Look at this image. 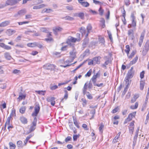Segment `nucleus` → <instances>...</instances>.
<instances>
[{
    "label": "nucleus",
    "mask_w": 149,
    "mask_h": 149,
    "mask_svg": "<svg viewBox=\"0 0 149 149\" xmlns=\"http://www.w3.org/2000/svg\"><path fill=\"white\" fill-rule=\"evenodd\" d=\"M78 17L81 19H84V13H79Z\"/></svg>",
    "instance_id": "nucleus-45"
},
{
    "label": "nucleus",
    "mask_w": 149,
    "mask_h": 149,
    "mask_svg": "<svg viewBox=\"0 0 149 149\" xmlns=\"http://www.w3.org/2000/svg\"><path fill=\"white\" fill-rule=\"evenodd\" d=\"M86 93H87L86 95V96L88 99H91L93 98L92 96L89 92L86 91Z\"/></svg>",
    "instance_id": "nucleus-49"
},
{
    "label": "nucleus",
    "mask_w": 149,
    "mask_h": 149,
    "mask_svg": "<svg viewBox=\"0 0 149 149\" xmlns=\"http://www.w3.org/2000/svg\"><path fill=\"white\" fill-rule=\"evenodd\" d=\"M21 0H7L6 2V6L7 5L13 6L15 5Z\"/></svg>",
    "instance_id": "nucleus-5"
},
{
    "label": "nucleus",
    "mask_w": 149,
    "mask_h": 149,
    "mask_svg": "<svg viewBox=\"0 0 149 149\" xmlns=\"http://www.w3.org/2000/svg\"><path fill=\"white\" fill-rule=\"evenodd\" d=\"M133 117V114L132 113H130L127 118H126V119L125 120L124 122V124H125L126 123H127L128 122L132 120V119Z\"/></svg>",
    "instance_id": "nucleus-15"
},
{
    "label": "nucleus",
    "mask_w": 149,
    "mask_h": 149,
    "mask_svg": "<svg viewBox=\"0 0 149 149\" xmlns=\"http://www.w3.org/2000/svg\"><path fill=\"white\" fill-rule=\"evenodd\" d=\"M15 32L16 31L15 30L11 29H8L6 31L7 34L8 36H10Z\"/></svg>",
    "instance_id": "nucleus-16"
},
{
    "label": "nucleus",
    "mask_w": 149,
    "mask_h": 149,
    "mask_svg": "<svg viewBox=\"0 0 149 149\" xmlns=\"http://www.w3.org/2000/svg\"><path fill=\"white\" fill-rule=\"evenodd\" d=\"M131 18L132 24L130 25L131 26H132L135 28L136 26V21L135 20V17L134 13H132L131 14Z\"/></svg>",
    "instance_id": "nucleus-9"
},
{
    "label": "nucleus",
    "mask_w": 149,
    "mask_h": 149,
    "mask_svg": "<svg viewBox=\"0 0 149 149\" xmlns=\"http://www.w3.org/2000/svg\"><path fill=\"white\" fill-rule=\"evenodd\" d=\"M87 87L89 89H91L92 88L93 85L91 81L86 82L84 84L83 89V93L84 95H85L86 92V90Z\"/></svg>",
    "instance_id": "nucleus-1"
},
{
    "label": "nucleus",
    "mask_w": 149,
    "mask_h": 149,
    "mask_svg": "<svg viewBox=\"0 0 149 149\" xmlns=\"http://www.w3.org/2000/svg\"><path fill=\"white\" fill-rule=\"evenodd\" d=\"M36 92L39 94H41L42 95H45V93L46 92V91H36Z\"/></svg>",
    "instance_id": "nucleus-41"
},
{
    "label": "nucleus",
    "mask_w": 149,
    "mask_h": 149,
    "mask_svg": "<svg viewBox=\"0 0 149 149\" xmlns=\"http://www.w3.org/2000/svg\"><path fill=\"white\" fill-rule=\"evenodd\" d=\"M37 119L36 117L34 118L33 120L31 125L29 129V132L33 131L36 129V127L37 124Z\"/></svg>",
    "instance_id": "nucleus-2"
},
{
    "label": "nucleus",
    "mask_w": 149,
    "mask_h": 149,
    "mask_svg": "<svg viewBox=\"0 0 149 149\" xmlns=\"http://www.w3.org/2000/svg\"><path fill=\"white\" fill-rule=\"evenodd\" d=\"M135 53L134 51H133L131 53L130 55L129 56H128L129 58H132V57L134 56L135 55Z\"/></svg>",
    "instance_id": "nucleus-57"
},
{
    "label": "nucleus",
    "mask_w": 149,
    "mask_h": 149,
    "mask_svg": "<svg viewBox=\"0 0 149 149\" xmlns=\"http://www.w3.org/2000/svg\"><path fill=\"white\" fill-rule=\"evenodd\" d=\"M4 55L5 58L8 60H10L12 58L11 56L8 52L5 53L4 54Z\"/></svg>",
    "instance_id": "nucleus-25"
},
{
    "label": "nucleus",
    "mask_w": 149,
    "mask_h": 149,
    "mask_svg": "<svg viewBox=\"0 0 149 149\" xmlns=\"http://www.w3.org/2000/svg\"><path fill=\"white\" fill-rule=\"evenodd\" d=\"M99 40L100 43H101L102 45H104L105 42L104 38L102 37L100 38Z\"/></svg>",
    "instance_id": "nucleus-39"
},
{
    "label": "nucleus",
    "mask_w": 149,
    "mask_h": 149,
    "mask_svg": "<svg viewBox=\"0 0 149 149\" xmlns=\"http://www.w3.org/2000/svg\"><path fill=\"white\" fill-rule=\"evenodd\" d=\"M144 71H142L140 74V77L141 79H143L144 77Z\"/></svg>",
    "instance_id": "nucleus-58"
},
{
    "label": "nucleus",
    "mask_w": 149,
    "mask_h": 149,
    "mask_svg": "<svg viewBox=\"0 0 149 149\" xmlns=\"http://www.w3.org/2000/svg\"><path fill=\"white\" fill-rule=\"evenodd\" d=\"M22 142L21 141H18L17 142V145L18 147H22Z\"/></svg>",
    "instance_id": "nucleus-52"
},
{
    "label": "nucleus",
    "mask_w": 149,
    "mask_h": 149,
    "mask_svg": "<svg viewBox=\"0 0 149 149\" xmlns=\"http://www.w3.org/2000/svg\"><path fill=\"white\" fill-rule=\"evenodd\" d=\"M63 30V29L59 27H54L53 29L54 33L56 35H57V32H60Z\"/></svg>",
    "instance_id": "nucleus-12"
},
{
    "label": "nucleus",
    "mask_w": 149,
    "mask_h": 149,
    "mask_svg": "<svg viewBox=\"0 0 149 149\" xmlns=\"http://www.w3.org/2000/svg\"><path fill=\"white\" fill-rule=\"evenodd\" d=\"M26 97L25 95H19V97L17 98V99L19 100V101L22 99H24Z\"/></svg>",
    "instance_id": "nucleus-36"
},
{
    "label": "nucleus",
    "mask_w": 149,
    "mask_h": 149,
    "mask_svg": "<svg viewBox=\"0 0 149 149\" xmlns=\"http://www.w3.org/2000/svg\"><path fill=\"white\" fill-rule=\"evenodd\" d=\"M33 135V134H32L29 135V136H27L26 139V141H28L29 139L31 138Z\"/></svg>",
    "instance_id": "nucleus-64"
},
{
    "label": "nucleus",
    "mask_w": 149,
    "mask_h": 149,
    "mask_svg": "<svg viewBox=\"0 0 149 149\" xmlns=\"http://www.w3.org/2000/svg\"><path fill=\"white\" fill-rule=\"evenodd\" d=\"M108 34L109 37V39L111 41H112V40H113V38L111 33L109 31H108Z\"/></svg>",
    "instance_id": "nucleus-54"
},
{
    "label": "nucleus",
    "mask_w": 149,
    "mask_h": 149,
    "mask_svg": "<svg viewBox=\"0 0 149 149\" xmlns=\"http://www.w3.org/2000/svg\"><path fill=\"white\" fill-rule=\"evenodd\" d=\"M118 109H119L118 107H116L112 111V112L113 113H115L118 111Z\"/></svg>",
    "instance_id": "nucleus-62"
},
{
    "label": "nucleus",
    "mask_w": 149,
    "mask_h": 149,
    "mask_svg": "<svg viewBox=\"0 0 149 149\" xmlns=\"http://www.w3.org/2000/svg\"><path fill=\"white\" fill-rule=\"evenodd\" d=\"M74 123V125L77 127H79V126L77 120L74 118V116L72 117Z\"/></svg>",
    "instance_id": "nucleus-44"
},
{
    "label": "nucleus",
    "mask_w": 149,
    "mask_h": 149,
    "mask_svg": "<svg viewBox=\"0 0 149 149\" xmlns=\"http://www.w3.org/2000/svg\"><path fill=\"white\" fill-rule=\"evenodd\" d=\"M70 62L68 60H67L64 62V64L65 65H60L61 66L64 68H66L67 66H70L72 64H69V63Z\"/></svg>",
    "instance_id": "nucleus-23"
},
{
    "label": "nucleus",
    "mask_w": 149,
    "mask_h": 149,
    "mask_svg": "<svg viewBox=\"0 0 149 149\" xmlns=\"http://www.w3.org/2000/svg\"><path fill=\"white\" fill-rule=\"evenodd\" d=\"M99 14L101 15H102L103 14L104 10L102 9L101 7H100L98 10Z\"/></svg>",
    "instance_id": "nucleus-43"
},
{
    "label": "nucleus",
    "mask_w": 149,
    "mask_h": 149,
    "mask_svg": "<svg viewBox=\"0 0 149 149\" xmlns=\"http://www.w3.org/2000/svg\"><path fill=\"white\" fill-rule=\"evenodd\" d=\"M100 22L102 24V28H104L105 26V20L103 18H101L100 20Z\"/></svg>",
    "instance_id": "nucleus-34"
},
{
    "label": "nucleus",
    "mask_w": 149,
    "mask_h": 149,
    "mask_svg": "<svg viewBox=\"0 0 149 149\" xmlns=\"http://www.w3.org/2000/svg\"><path fill=\"white\" fill-rule=\"evenodd\" d=\"M18 12V14H19V15L21 17L24 15L26 13V11L25 10H23L19 11Z\"/></svg>",
    "instance_id": "nucleus-27"
},
{
    "label": "nucleus",
    "mask_w": 149,
    "mask_h": 149,
    "mask_svg": "<svg viewBox=\"0 0 149 149\" xmlns=\"http://www.w3.org/2000/svg\"><path fill=\"white\" fill-rule=\"evenodd\" d=\"M29 22V21H24L23 22H19L18 23L19 25H22L24 24H28Z\"/></svg>",
    "instance_id": "nucleus-56"
},
{
    "label": "nucleus",
    "mask_w": 149,
    "mask_h": 149,
    "mask_svg": "<svg viewBox=\"0 0 149 149\" xmlns=\"http://www.w3.org/2000/svg\"><path fill=\"white\" fill-rule=\"evenodd\" d=\"M64 91L65 93V94L64 97L61 100V102H63V100L64 99H65L66 100L68 98V91L66 90H64Z\"/></svg>",
    "instance_id": "nucleus-29"
},
{
    "label": "nucleus",
    "mask_w": 149,
    "mask_h": 149,
    "mask_svg": "<svg viewBox=\"0 0 149 149\" xmlns=\"http://www.w3.org/2000/svg\"><path fill=\"white\" fill-rule=\"evenodd\" d=\"M55 66L53 64H47L44 65L43 67L46 70H53L55 68Z\"/></svg>",
    "instance_id": "nucleus-6"
},
{
    "label": "nucleus",
    "mask_w": 149,
    "mask_h": 149,
    "mask_svg": "<svg viewBox=\"0 0 149 149\" xmlns=\"http://www.w3.org/2000/svg\"><path fill=\"white\" fill-rule=\"evenodd\" d=\"M138 59V57L137 56L135 57L132 61L130 62V65H131L135 64L137 61Z\"/></svg>",
    "instance_id": "nucleus-31"
},
{
    "label": "nucleus",
    "mask_w": 149,
    "mask_h": 149,
    "mask_svg": "<svg viewBox=\"0 0 149 149\" xmlns=\"http://www.w3.org/2000/svg\"><path fill=\"white\" fill-rule=\"evenodd\" d=\"M134 72L128 71L127 74V77L130 78H132L133 77Z\"/></svg>",
    "instance_id": "nucleus-30"
},
{
    "label": "nucleus",
    "mask_w": 149,
    "mask_h": 149,
    "mask_svg": "<svg viewBox=\"0 0 149 149\" xmlns=\"http://www.w3.org/2000/svg\"><path fill=\"white\" fill-rule=\"evenodd\" d=\"M10 23L9 21H6L0 24V26L1 27H4L8 25Z\"/></svg>",
    "instance_id": "nucleus-17"
},
{
    "label": "nucleus",
    "mask_w": 149,
    "mask_h": 149,
    "mask_svg": "<svg viewBox=\"0 0 149 149\" xmlns=\"http://www.w3.org/2000/svg\"><path fill=\"white\" fill-rule=\"evenodd\" d=\"M126 49H125V52L127 54V56H128L129 52L130 50V46L129 45H127L126 46Z\"/></svg>",
    "instance_id": "nucleus-38"
},
{
    "label": "nucleus",
    "mask_w": 149,
    "mask_h": 149,
    "mask_svg": "<svg viewBox=\"0 0 149 149\" xmlns=\"http://www.w3.org/2000/svg\"><path fill=\"white\" fill-rule=\"evenodd\" d=\"M104 126V125L102 124V123H101L99 127V130L100 132H101V133L102 132V130L103 129Z\"/></svg>",
    "instance_id": "nucleus-50"
},
{
    "label": "nucleus",
    "mask_w": 149,
    "mask_h": 149,
    "mask_svg": "<svg viewBox=\"0 0 149 149\" xmlns=\"http://www.w3.org/2000/svg\"><path fill=\"white\" fill-rule=\"evenodd\" d=\"M130 78L126 77L125 79V81L126 82V86H127L129 84V79Z\"/></svg>",
    "instance_id": "nucleus-47"
},
{
    "label": "nucleus",
    "mask_w": 149,
    "mask_h": 149,
    "mask_svg": "<svg viewBox=\"0 0 149 149\" xmlns=\"http://www.w3.org/2000/svg\"><path fill=\"white\" fill-rule=\"evenodd\" d=\"M57 88H58L57 86L55 85L53 86H51L50 87V89L51 90H55Z\"/></svg>",
    "instance_id": "nucleus-63"
},
{
    "label": "nucleus",
    "mask_w": 149,
    "mask_h": 149,
    "mask_svg": "<svg viewBox=\"0 0 149 149\" xmlns=\"http://www.w3.org/2000/svg\"><path fill=\"white\" fill-rule=\"evenodd\" d=\"M88 39H85L83 42L82 45L84 47H85L86 45L88 44Z\"/></svg>",
    "instance_id": "nucleus-37"
},
{
    "label": "nucleus",
    "mask_w": 149,
    "mask_h": 149,
    "mask_svg": "<svg viewBox=\"0 0 149 149\" xmlns=\"http://www.w3.org/2000/svg\"><path fill=\"white\" fill-rule=\"evenodd\" d=\"M100 72L99 71L96 74L94 75L92 78L91 79L96 80L97 78L98 77H100Z\"/></svg>",
    "instance_id": "nucleus-24"
},
{
    "label": "nucleus",
    "mask_w": 149,
    "mask_h": 149,
    "mask_svg": "<svg viewBox=\"0 0 149 149\" xmlns=\"http://www.w3.org/2000/svg\"><path fill=\"white\" fill-rule=\"evenodd\" d=\"M72 50L70 52V54L73 60L76 57V50L74 48V46H72Z\"/></svg>",
    "instance_id": "nucleus-10"
},
{
    "label": "nucleus",
    "mask_w": 149,
    "mask_h": 149,
    "mask_svg": "<svg viewBox=\"0 0 149 149\" xmlns=\"http://www.w3.org/2000/svg\"><path fill=\"white\" fill-rule=\"evenodd\" d=\"M51 33H49L47 35L48 38L45 39V40L47 42H51L53 40V38L50 36H52Z\"/></svg>",
    "instance_id": "nucleus-22"
},
{
    "label": "nucleus",
    "mask_w": 149,
    "mask_h": 149,
    "mask_svg": "<svg viewBox=\"0 0 149 149\" xmlns=\"http://www.w3.org/2000/svg\"><path fill=\"white\" fill-rule=\"evenodd\" d=\"M145 33V31L144 30L141 34L139 42V45L140 47H141L142 44L143 42V39L144 38Z\"/></svg>",
    "instance_id": "nucleus-8"
},
{
    "label": "nucleus",
    "mask_w": 149,
    "mask_h": 149,
    "mask_svg": "<svg viewBox=\"0 0 149 149\" xmlns=\"http://www.w3.org/2000/svg\"><path fill=\"white\" fill-rule=\"evenodd\" d=\"M53 11V10L50 8H44L41 11L42 13H49L51 12H52Z\"/></svg>",
    "instance_id": "nucleus-18"
},
{
    "label": "nucleus",
    "mask_w": 149,
    "mask_h": 149,
    "mask_svg": "<svg viewBox=\"0 0 149 149\" xmlns=\"http://www.w3.org/2000/svg\"><path fill=\"white\" fill-rule=\"evenodd\" d=\"M36 33V31L31 29H28L24 32V33L26 35H31L33 33Z\"/></svg>",
    "instance_id": "nucleus-21"
},
{
    "label": "nucleus",
    "mask_w": 149,
    "mask_h": 149,
    "mask_svg": "<svg viewBox=\"0 0 149 149\" xmlns=\"http://www.w3.org/2000/svg\"><path fill=\"white\" fill-rule=\"evenodd\" d=\"M10 148V149H15L16 146L15 144H14L12 142L9 143Z\"/></svg>",
    "instance_id": "nucleus-42"
},
{
    "label": "nucleus",
    "mask_w": 149,
    "mask_h": 149,
    "mask_svg": "<svg viewBox=\"0 0 149 149\" xmlns=\"http://www.w3.org/2000/svg\"><path fill=\"white\" fill-rule=\"evenodd\" d=\"M82 6L84 7H88L89 6V4L87 2H83L81 4Z\"/></svg>",
    "instance_id": "nucleus-40"
},
{
    "label": "nucleus",
    "mask_w": 149,
    "mask_h": 149,
    "mask_svg": "<svg viewBox=\"0 0 149 149\" xmlns=\"http://www.w3.org/2000/svg\"><path fill=\"white\" fill-rule=\"evenodd\" d=\"M26 109L25 107H22L19 109V112L22 114L24 113L25 112Z\"/></svg>",
    "instance_id": "nucleus-33"
},
{
    "label": "nucleus",
    "mask_w": 149,
    "mask_h": 149,
    "mask_svg": "<svg viewBox=\"0 0 149 149\" xmlns=\"http://www.w3.org/2000/svg\"><path fill=\"white\" fill-rule=\"evenodd\" d=\"M139 128H138L135 133V135L134 138V139L136 140L137 138L138 135V133L139 131Z\"/></svg>",
    "instance_id": "nucleus-46"
},
{
    "label": "nucleus",
    "mask_w": 149,
    "mask_h": 149,
    "mask_svg": "<svg viewBox=\"0 0 149 149\" xmlns=\"http://www.w3.org/2000/svg\"><path fill=\"white\" fill-rule=\"evenodd\" d=\"M68 124L69 126L71 129H73V125L72 122H69Z\"/></svg>",
    "instance_id": "nucleus-55"
},
{
    "label": "nucleus",
    "mask_w": 149,
    "mask_h": 149,
    "mask_svg": "<svg viewBox=\"0 0 149 149\" xmlns=\"http://www.w3.org/2000/svg\"><path fill=\"white\" fill-rule=\"evenodd\" d=\"M127 34L129 37L132 40L134 38V31L132 29H129L128 31Z\"/></svg>",
    "instance_id": "nucleus-11"
},
{
    "label": "nucleus",
    "mask_w": 149,
    "mask_h": 149,
    "mask_svg": "<svg viewBox=\"0 0 149 149\" xmlns=\"http://www.w3.org/2000/svg\"><path fill=\"white\" fill-rule=\"evenodd\" d=\"M92 27L91 25L90 24H89L88 25V26L87 27V28H86V29H87V31H86L87 33L86 34V37H87L88 36V34L91 31V30L92 29Z\"/></svg>",
    "instance_id": "nucleus-19"
},
{
    "label": "nucleus",
    "mask_w": 149,
    "mask_h": 149,
    "mask_svg": "<svg viewBox=\"0 0 149 149\" xmlns=\"http://www.w3.org/2000/svg\"><path fill=\"white\" fill-rule=\"evenodd\" d=\"M34 109L35 112L32 113V116H35L36 117L37 116L40 109V107L39 104H36L35 106Z\"/></svg>",
    "instance_id": "nucleus-7"
},
{
    "label": "nucleus",
    "mask_w": 149,
    "mask_h": 149,
    "mask_svg": "<svg viewBox=\"0 0 149 149\" xmlns=\"http://www.w3.org/2000/svg\"><path fill=\"white\" fill-rule=\"evenodd\" d=\"M145 85V82L144 81H140V88L141 90H143Z\"/></svg>",
    "instance_id": "nucleus-26"
},
{
    "label": "nucleus",
    "mask_w": 149,
    "mask_h": 149,
    "mask_svg": "<svg viewBox=\"0 0 149 149\" xmlns=\"http://www.w3.org/2000/svg\"><path fill=\"white\" fill-rule=\"evenodd\" d=\"M4 49L7 50H10L11 49L10 47L5 45Z\"/></svg>",
    "instance_id": "nucleus-59"
},
{
    "label": "nucleus",
    "mask_w": 149,
    "mask_h": 149,
    "mask_svg": "<svg viewBox=\"0 0 149 149\" xmlns=\"http://www.w3.org/2000/svg\"><path fill=\"white\" fill-rule=\"evenodd\" d=\"M80 39H79L76 38L72 36H69L67 41V43L70 46H72V45L71 43V42H75L76 41H79Z\"/></svg>",
    "instance_id": "nucleus-4"
},
{
    "label": "nucleus",
    "mask_w": 149,
    "mask_h": 149,
    "mask_svg": "<svg viewBox=\"0 0 149 149\" xmlns=\"http://www.w3.org/2000/svg\"><path fill=\"white\" fill-rule=\"evenodd\" d=\"M66 8L69 10H73V7L72 6H67L66 7Z\"/></svg>",
    "instance_id": "nucleus-53"
},
{
    "label": "nucleus",
    "mask_w": 149,
    "mask_h": 149,
    "mask_svg": "<svg viewBox=\"0 0 149 149\" xmlns=\"http://www.w3.org/2000/svg\"><path fill=\"white\" fill-rule=\"evenodd\" d=\"M80 31L83 35L86 34L87 33L85 28L84 27H81Z\"/></svg>",
    "instance_id": "nucleus-35"
},
{
    "label": "nucleus",
    "mask_w": 149,
    "mask_h": 149,
    "mask_svg": "<svg viewBox=\"0 0 149 149\" xmlns=\"http://www.w3.org/2000/svg\"><path fill=\"white\" fill-rule=\"evenodd\" d=\"M134 130V127H130L129 128V131L130 133L132 134Z\"/></svg>",
    "instance_id": "nucleus-60"
},
{
    "label": "nucleus",
    "mask_w": 149,
    "mask_h": 149,
    "mask_svg": "<svg viewBox=\"0 0 149 149\" xmlns=\"http://www.w3.org/2000/svg\"><path fill=\"white\" fill-rule=\"evenodd\" d=\"M15 113V112H13V111L12 112L11 114H10V117H8L7 119L6 122V125H10V120L11 118V115L12 113Z\"/></svg>",
    "instance_id": "nucleus-28"
},
{
    "label": "nucleus",
    "mask_w": 149,
    "mask_h": 149,
    "mask_svg": "<svg viewBox=\"0 0 149 149\" xmlns=\"http://www.w3.org/2000/svg\"><path fill=\"white\" fill-rule=\"evenodd\" d=\"M32 17V15L30 14H28L25 16V19H27L31 18Z\"/></svg>",
    "instance_id": "nucleus-61"
},
{
    "label": "nucleus",
    "mask_w": 149,
    "mask_h": 149,
    "mask_svg": "<svg viewBox=\"0 0 149 149\" xmlns=\"http://www.w3.org/2000/svg\"><path fill=\"white\" fill-rule=\"evenodd\" d=\"M55 98L53 97H49L47 99V101L48 102H50L52 106H54L55 103Z\"/></svg>",
    "instance_id": "nucleus-14"
},
{
    "label": "nucleus",
    "mask_w": 149,
    "mask_h": 149,
    "mask_svg": "<svg viewBox=\"0 0 149 149\" xmlns=\"http://www.w3.org/2000/svg\"><path fill=\"white\" fill-rule=\"evenodd\" d=\"M149 49V40H147L146 43L143 48L142 51V54L145 56L147 54Z\"/></svg>",
    "instance_id": "nucleus-3"
},
{
    "label": "nucleus",
    "mask_w": 149,
    "mask_h": 149,
    "mask_svg": "<svg viewBox=\"0 0 149 149\" xmlns=\"http://www.w3.org/2000/svg\"><path fill=\"white\" fill-rule=\"evenodd\" d=\"M47 5L45 4H42L38 5H35L33 7V9L35 10L39 9L44 8Z\"/></svg>",
    "instance_id": "nucleus-13"
},
{
    "label": "nucleus",
    "mask_w": 149,
    "mask_h": 149,
    "mask_svg": "<svg viewBox=\"0 0 149 149\" xmlns=\"http://www.w3.org/2000/svg\"><path fill=\"white\" fill-rule=\"evenodd\" d=\"M92 71V70L91 69L89 71L85 74V77H90L91 75Z\"/></svg>",
    "instance_id": "nucleus-51"
},
{
    "label": "nucleus",
    "mask_w": 149,
    "mask_h": 149,
    "mask_svg": "<svg viewBox=\"0 0 149 149\" xmlns=\"http://www.w3.org/2000/svg\"><path fill=\"white\" fill-rule=\"evenodd\" d=\"M63 19H65V20H68L70 21H72L74 19V18L73 17H71L69 16H66L65 17H63Z\"/></svg>",
    "instance_id": "nucleus-32"
},
{
    "label": "nucleus",
    "mask_w": 149,
    "mask_h": 149,
    "mask_svg": "<svg viewBox=\"0 0 149 149\" xmlns=\"http://www.w3.org/2000/svg\"><path fill=\"white\" fill-rule=\"evenodd\" d=\"M20 120L23 124H26L27 123V119L26 118L23 116L20 117Z\"/></svg>",
    "instance_id": "nucleus-20"
},
{
    "label": "nucleus",
    "mask_w": 149,
    "mask_h": 149,
    "mask_svg": "<svg viewBox=\"0 0 149 149\" xmlns=\"http://www.w3.org/2000/svg\"><path fill=\"white\" fill-rule=\"evenodd\" d=\"M99 57H95L93 59V61H95L96 63L97 64H99L100 62L99 61Z\"/></svg>",
    "instance_id": "nucleus-48"
}]
</instances>
